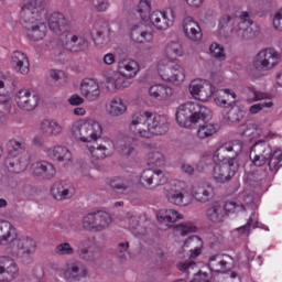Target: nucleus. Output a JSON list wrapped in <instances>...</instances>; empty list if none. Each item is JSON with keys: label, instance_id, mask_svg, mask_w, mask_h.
<instances>
[{"label": "nucleus", "instance_id": "nucleus-27", "mask_svg": "<svg viewBox=\"0 0 282 282\" xmlns=\"http://www.w3.org/2000/svg\"><path fill=\"white\" fill-rule=\"evenodd\" d=\"M192 193L196 202H200V204H206V202H210V199H213L214 189L213 186L208 184H203L193 187Z\"/></svg>", "mask_w": 282, "mask_h": 282}, {"label": "nucleus", "instance_id": "nucleus-24", "mask_svg": "<svg viewBox=\"0 0 282 282\" xmlns=\"http://www.w3.org/2000/svg\"><path fill=\"white\" fill-rule=\"evenodd\" d=\"M48 28L55 34H65L67 32V20L63 13H53L48 19Z\"/></svg>", "mask_w": 282, "mask_h": 282}, {"label": "nucleus", "instance_id": "nucleus-16", "mask_svg": "<svg viewBox=\"0 0 282 282\" xmlns=\"http://www.w3.org/2000/svg\"><path fill=\"white\" fill-rule=\"evenodd\" d=\"M63 276L67 282H80L87 276V269L80 262H68L64 269Z\"/></svg>", "mask_w": 282, "mask_h": 282}, {"label": "nucleus", "instance_id": "nucleus-8", "mask_svg": "<svg viewBox=\"0 0 282 282\" xmlns=\"http://www.w3.org/2000/svg\"><path fill=\"white\" fill-rule=\"evenodd\" d=\"M281 61V54L274 48L261 50L252 61L253 68L256 72H270L273 67L279 65Z\"/></svg>", "mask_w": 282, "mask_h": 282}, {"label": "nucleus", "instance_id": "nucleus-57", "mask_svg": "<svg viewBox=\"0 0 282 282\" xmlns=\"http://www.w3.org/2000/svg\"><path fill=\"white\" fill-rule=\"evenodd\" d=\"M273 106H274V104L272 101L254 104L249 108V111H250V113L254 115V113H259V111H262L264 109V107L270 109Z\"/></svg>", "mask_w": 282, "mask_h": 282}, {"label": "nucleus", "instance_id": "nucleus-40", "mask_svg": "<svg viewBox=\"0 0 282 282\" xmlns=\"http://www.w3.org/2000/svg\"><path fill=\"white\" fill-rule=\"evenodd\" d=\"M226 265H228V262L224 260L223 256L215 254L209 258L208 268L212 272L226 274Z\"/></svg>", "mask_w": 282, "mask_h": 282}, {"label": "nucleus", "instance_id": "nucleus-9", "mask_svg": "<svg viewBox=\"0 0 282 282\" xmlns=\"http://www.w3.org/2000/svg\"><path fill=\"white\" fill-rule=\"evenodd\" d=\"M36 252V241L31 238H19L14 241L13 254L22 263H32V257Z\"/></svg>", "mask_w": 282, "mask_h": 282}, {"label": "nucleus", "instance_id": "nucleus-33", "mask_svg": "<svg viewBox=\"0 0 282 282\" xmlns=\"http://www.w3.org/2000/svg\"><path fill=\"white\" fill-rule=\"evenodd\" d=\"M7 147L8 155L21 156L25 149H28V143L25 142V139L18 137L15 139H11Z\"/></svg>", "mask_w": 282, "mask_h": 282}, {"label": "nucleus", "instance_id": "nucleus-47", "mask_svg": "<svg viewBox=\"0 0 282 282\" xmlns=\"http://www.w3.org/2000/svg\"><path fill=\"white\" fill-rule=\"evenodd\" d=\"M173 62H170L167 64H160L159 65V74L163 80H166L167 83H173Z\"/></svg>", "mask_w": 282, "mask_h": 282}, {"label": "nucleus", "instance_id": "nucleus-19", "mask_svg": "<svg viewBox=\"0 0 282 282\" xmlns=\"http://www.w3.org/2000/svg\"><path fill=\"white\" fill-rule=\"evenodd\" d=\"M80 93L89 102L100 98V86L94 79H85L80 85Z\"/></svg>", "mask_w": 282, "mask_h": 282}, {"label": "nucleus", "instance_id": "nucleus-37", "mask_svg": "<svg viewBox=\"0 0 282 282\" xmlns=\"http://www.w3.org/2000/svg\"><path fill=\"white\" fill-rule=\"evenodd\" d=\"M42 133L47 137L61 135L63 133V126L57 121L44 120L41 123Z\"/></svg>", "mask_w": 282, "mask_h": 282}, {"label": "nucleus", "instance_id": "nucleus-20", "mask_svg": "<svg viewBox=\"0 0 282 282\" xmlns=\"http://www.w3.org/2000/svg\"><path fill=\"white\" fill-rule=\"evenodd\" d=\"M183 31L189 41H202V28L193 18L187 17L183 21Z\"/></svg>", "mask_w": 282, "mask_h": 282}, {"label": "nucleus", "instance_id": "nucleus-63", "mask_svg": "<svg viewBox=\"0 0 282 282\" xmlns=\"http://www.w3.org/2000/svg\"><path fill=\"white\" fill-rule=\"evenodd\" d=\"M69 105H72L73 107H78V105H83V102H85V99H83V97L78 96V95H73L70 96V98L68 99Z\"/></svg>", "mask_w": 282, "mask_h": 282}, {"label": "nucleus", "instance_id": "nucleus-22", "mask_svg": "<svg viewBox=\"0 0 282 282\" xmlns=\"http://www.w3.org/2000/svg\"><path fill=\"white\" fill-rule=\"evenodd\" d=\"M131 78L120 72H116L108 76L106 82L112 89H127V87H131Z\"/></svg>", "mask_w": 282, "mask_h": 282}, {"label": "nucleus", "instance_id": "nucleus-50", "mask_svg": "<svg viewBox=\"0 0 282 282\" xmlns=\"http://www.w3.org/2000/svg\"><path fill=\"white\" fill-rule=\"evenodd\" d=\"M55 254H58V257H72L74 249L69 242H62L55 247Z\"/></svg>", "mask_w": 282, "mask_h": 282}, {"label": "nucleus", "instance_id": "nucleus-53", "mask_svg": "<svg viewBox=\"0 0 282 282\" xmlns=\"http://www.w3.org/2000/svg\"><path fill=\"white\" fill-rule=\"evenodd\" d=\"M209 52L214 58H218V61H226V53H224V46L213 43L209 46Z\"/></svg>", "mask_w": 282, "mask_h": 282}, {"label": "nucleus", "instance_id": "nucleus-10", "mask_svg": "<svg viewBox=\"0 0 282 282\" xmlns=\"http://www.w3.org/2000/svg\"><path fill=\"white\" fill-rule=\"evenodd\" d=\"M189 94L196 100L208 102V100L215 96V88L213 84L207 80L194 79L189 84Z\"/></svg>", "mask_w": 282, "mask_h": 282}, {"label": "nucleus", "instance_id": "nucleus-7", "mask_svg": "<svg viewBox=\"0 0 282 282\" xmlns=\"http://www.w3.org/2000/svg\"><path fill=\"white\" fill-rule=\"evenodd\" d=\"M110 224L111 215L102 210L89 213L84 216L82 220L84 230H87L88 232H102V230H107V228H109Z\"/></svg>", "mask_w": 282, "mask_h": 282}, {"label": "nucleus", "instance_id": "nucleus-12", "mask_svg": "<svg viewBox=\"0 0 282 282\" xmlns=\"http://www.w3.org/2000/svg\"><path fill=\"white\" fill-rule=\"evenodd\" d=\"M140 182L144 188H158V186H164L166 184L167 178L164 176V172L162 170L154 171L151 169L144 170L141 174Z\"/></svg>", "mask_w": 282, "mask_h": 282}, {"label": "nucleus", "instance_id": "nucleus-18", "mask_svg": "<svg viewBox=\"0 0 282 282\" xmlns=\"http://www.w3.org/2000/svg\"><path fill=\"white\" fill-rule=\"evenodd\" d=\"M33 175L35 177H42V180H54L56 167L47 161H40L33 165Z\"/></svg>", "mask_w": 282, "mask_h": 282}, {"label": "nucleus", "instance_id": "nucleus-31", "mask_svg": "<svg viewBox=\"0 0 282 282\" xmlns=\"http://www.w3.org/2000/svg\"><path fill=\"white\" fill-rule=\"evenodd\" d=\"M47 155L54 162H65L69 164L72 162V152L65 147H55L47 151Z\"/></svg>", "mask_w": 282, "mask_h": 282}, {"label": "nucleus", "instance_id": "nucleus-60", "mask_svg": "<svg viewBox=\"0 0 282 282\" xmlns=\"http://www.w3.org/2000/svg\"><path fill=\"white\" fill-rule=\"evenodd\" d=\"M93 6L97 12H107L109 9V0H98L93 2Z\"/></svg>", "mask_w": 282, "mask_h": 282}, {"label": "nucleus", "instance_id": "nucleus-4", "mask_svg": "<svg viewBox=\"0 0 282 282\" xmlns=\"http://www.w3.org/2000/svg\"><path fill=\"white\" fill-rule=\"evenodd\" d=\"M249 158L254 166H263L268 162L271 173H278L281 169L282 151L272 152V147L263 140H259L251 147Z\"/></svg>", "mask_w": 282, "mask_h": 282}, {"label": "nucleus", "instance_id": "nucleus-58", "mask_svg": "<svg viewBox=\"0 0 282 282\" xmlns=\"http://www.w3.org/2000/svg\"><path fill=\"white\" fill-rule=\"evenodd\" d=\"M214 160L212 155L203 156L202 160L198 163V167L202 169V171H207V169H210L214 164Z\"/></svg>", "mask_w": 282, "mask_h": 282}, {"label": "nucleus", "instance_id": "nucleus-17", "mask_svg": "<svg viewBox=\"0 0 282 282\" xmlns=\"http://www.w3.org/2000/svg\"><path fill=\"white\" fill-rule=\"evenodd\" d=\"M89 45V42L83 35H76L74 33L66 34V41L64 42L65 50L68 52H85Z\"/></svg>", "mask_w": 282, "mask_h": 282}, {"label": "nucleus", "instance_id": "nucleus-15", "mask_svg": "<svg viewBox=\"0 0 282 282\" xmlns=\"http://www.w3.org/2000/svg\"><path fill=\"white\" fill-rule=\"evenodd\" d=\"M15 102L24 111H34L39 106V95L32 94L28 89H22L15 95Z\"/></svg>", "mask_w": 282, "mask_h": 282}, {"label": "nucleus", "instance_id": "nucleus-39", "mask_svg": "<svg viewBox=\"0 0 282 282\" xmlns=\"http://www.w3.org/2000/svg\"><path fill=\"white\" fill-rule=\"evenodd\" d=\"M243 20V12L240 13L239 17H232V15H224L219 21V28L221 30H229L232 32V29L239 28V24Z\"/></svg>", "mask_w": 282, "mask_h": 282}, {"label": "nucleus", "instance_id": "nucleus-30", "mask_svg": "<svg viewBox=\"0 0 282 282\" xmlns=\"http://www.w3.org/2000/svg\"><path fill=\"white\" fill-rule=\"evenodd\" d=\"M12 63L15 65V69L23 74H30V61L28 59V55L21 51H15L12 54Z\"/></svg>", "mask_w": 282, "mask_h": 282}, {"label": "nucleus", "instance_id": "nucleus-49", "mask_svg": "<svg viewBox=\"0 0 282 282\" xmlns=\"http://www.w3.org/2000/svg\"><path fill=\"white\" fill-rule=\"evenodd\" d=\"M174 229L176 232H180L182 237H186V235H191V232H197V226L193 223H182L175 225Z\"/></svg>", "mask_w": 282, "mask_h": 282}, {"label": "nucleus", "instance_id": "nucleus-3", "mask_svg": "<svg viewBox=\"0 0 282 282\" xmlns=\"http://www.w3.org/2000/svg\"><path fill=\"white\" fill-rule=\"evenodd\" d=\"M129 131L139 138H153L169 133V119L149 111L135 112L131 117Z\"/></svg>", "mask_w": 282, "mask_h": 282}, {"label": "nucleus", "instance_id": "nucleus-5", "mask_svg": "<svg viewBox=\"0 0 282 282\" xmlns=\"http://www.w3.org/2000/svg\"><path fill=\"white\" fill-rule=\"evenodd\" d=\"M138 13L140 14L142 21L150 20L156 30H169V28L173 25V20L175 19V13L171 8L164 12L154 11L151 13V2L149 0H140Z\"/></svg>", "mask_w": 282, "mask_h": 282}, {"label": "nucleus", "instance_id": "nucleus-21", "mask_svg": "<svg viewBox=\"0 0 282 282\" xmlns=\"http://www.w3.org/2000/svg\"><path fill=\"white\" fill-rule=\"evenodd\" d=\"M166 199L175 206H186V188L174 185L166 191Z\"/></svg>", "mask_w": 282, "mask_h": 282}, {"label": "nucleus", "instance_id": "nucleus-13", "mask_svg": "<svg viewBox=\"0 0 282 282\" xmlns=\"http://www.w3.org/2000/svg\"><path fill=\"white\" fill-rule=\"evenodd\" d=\"M51 195L57 202H64V199H72L76 195V188L69 182L57 181L51 187Z\"/></svg>", "mask_w": 282, "mask_h": 282}, {"label": "nucleus", "instance_id": "nucleus-29", "mask_svg": "<svg viewBox=\"0 0 282 282\" xmlns=\"http://www.w3.org/2000/svg\"><path fill=\"white\" fill-rule=\"evenodd\" d=\"M45 34H47V25L42 20L26 29V36L30 41H43Z\"/></svg>", "mask_w": 282, "mask_h": 282}, {"label": "nucleus", "instance_id": "nucleus-52", "mask_svg": "<svg viewBox=\"0 0 282 282\" xmlns=\"http://www.w3.org/2000/svg\"><path fill=\"white\" fill-rule=\"evenodd\" d=\"M172 75L174 85H180L181 83H184V78H186V75L184 74V68L176 63L173 64Z\"/></svg>", "mask_w": 282, "mask_h": 282}, {"label": "nucleus", "instance_id": "nucleus-61", "mask_svg": "<svg viewBox=\"0 0 282 282\" xmlns=\"http://www.w3.org/2000/svg\"><path fill=\"white\" fill-rule=\"evenodd\" d=\"M133 151H135V147L130 141L121 145L122 155L129 156Z\"/></svg>", "mask_w": 282, "mask_h": 282}, {"label": "nucleus", "instance_id": "nucleus-35", "mask_svg": "<svg viewBox=\"0 0 282 282\" xmlns=\"http://www.w3.org/2000/svg\"><path fill=\"white\" fill-rule=\"evenodd\" d=\"M156 219L160 224H175V221L182 219V215L174 209H160Z\"/></svg>", "mask_w": 282, "mask_h": 282}, {"label": "nucleus", "instance_id": "nucleus-14", "mask_svg": "<svg viewBox=\"0 0 282 282\" xmlns=\"http://www.w3.org/2000/svg\"><path fill=\"white\" fill-rule=\"evenodd\" d=\"M19 276V267L9 257L0 258V282L14 281Z\"/></svg>", "mask_w": 282, "mask_h": 282}, {"label": "nucleus", "instance_id": "nucleus-26", "mask_svg": "<svg viewBox=\"0 0 282 282\" xmlns=\"http://www.w3.org/2000/svg\"><path fill=\"white\" fill-rule=\"evenodd\" d=\"M108 186L117 195H124L131 188V181L124 176H115L109 181Z\"/></svg>", "mask_w": 282, "mask_h": 282}, {"label": "nucleus", "instance_id": "nucleus-64", "mask_svg": "<svg viewBox=\"0 0 282 282\" xmlns=\"http://www.w3.org/2000/svg\"><path fill=\"white\" fill-rule=\"evenodd\" d=\"M48 76H51L53 80H61V78L65 77V73L63 70L51 69Z\"/></svg>", "mask_w": 282, "mask_h": 282}, {"label": "nucleus", "instance_id": "nucleus-1", "mask_svg": "<svg viewBox=\"0 0 282 282\" xmlns=\"http://www.w3.org/2000/svg\"><path fill=\"white\" fill-rule=\"evenodd\" d=\"M213 118V112L206 106H202L195 102H186L178 107L176 111V122L180 127L185 129H191L193 124H197L199 120L204 123L199 126L197 131V137L200 140H206L219 131V124L212 123L208 120Z\"/></svg>", "mask_w": 282, "mask_h": 282}, {"label": "nucleus", "instance_id": "nucleus-48", "mask_svg": "<svg viewBox=\"0 0 282 282\" xmlns=\"http://www.w3.org/2000/svg\"><path fill=\"white\" fill-rule=\"evenodd\" d=\"M90 155L95 160H105L109 152H107V147L101 144H95L89 147Z\"/></svg>", "mask_w": 282, "mask_h": 282}, {"label": "nucleus", "instance_id": "nucleus-28", "mask_svg": "<svg viewBox=\"0 0 282 282\" xmlns=\"http://www.w3.org/2000/svg\"><path fill=\"white\" fill-rule=\"evenodd\" d=\"M4 165L10 173H23L28 169V161L22 156L8 155Z\"/></svg>", "mask_w": 282, "mask_h": 282}, {"label": "nucleus", "instance_id": "nucleus-45", "mask_svg": "<svg viewBox=\"0 0 282 282\" xmlns=\"http://www.w3.org/2000/svg\"><path fill=\"white\" fill-rule=\"evenodd\" d=\"M131 39L134 43H147V41H151V33L142 30V26H133L131 31Z\"/></svg>", "mask_w": 282, "mask_h": 282}, {"label": "nucleus", "instance_id": "nucleus-36", "mask_svg": "<svg viewBox=\"0 0 282 282\" xmlns=\"http://www.w3.org/2000/svg\"><path fill=\"white\" fill-rule=\"evenodd\" d=\"M149 94L152 98H156L158 100H166V98L173 96V89L164 85H154L150 87Z\"/></svg>", "mask_w": 282, "mask_h": 282}, {"label": "nucleus", "instance_id": "nucleus-51", "mask_svg": "<svg viewBox=\"0 0 282 282\" xmlns=\"http://www.w3.org/2000/svg\"><path fill=\"white\" fill-rule=\"evenodd\" d=\"M148 164L150 166H163L164 154H162V152L159 151L151 152L148 156Z\"/></svg>", "mask_w": 282, "mask_h": 282}, {"label": "nucleus", "instance_id": "nucleus-11", "mask_svg": "<svg viewBox=\"0 0 282 282\" xmlns=\"http://www.w3.org/2000/svg\"><path fill=\"white\" fill-rule=\"evenodd\" d=\"M242 20L238 26L231 29V32L240 39V41H252L259 35V31H254V24L250 20V13L242 12Z\"/></svg>", "mask_w": 282, "mask_h": 282}, {"label": "nucleus", "instance_id": "nucleus-62", "mask_svg": "<svg viewBox=\"0 0 282 282\" xmlns=\"http://www.w3.org/2000/svg\"><path fill=\"white\" fill-rule=\"evenodd\" d=\"M252 95H253V100L254 101L270 99V94H268V93H262V91H259V90H252Z\"/></svg>", "mask_w": 282, "mask_h": 282}, {"label": "nucleus", "instance_id": "nucleus-59", "mask_svg": "<svg viewBox=\"0 0 282 282\" xmlns=\"http://www.w3.org/2000/svg\"><path fill=\"white\" fill-rule=\"evenodd\" d=\"M127 250H129V242H120L117 248V257L123 261L127 260Z\"/></svg>", "mask_w": 282, "mask_h": 282}, {"label": "nucleus", "instance_id": "nucleus-42", "mask_svg": "<svg viewBox=\"0 0 282 282\" xmlns=\"http://www.w3.org/2000/svg\"><path fill=\"white\" fill-rule=\"evenodd\" d=\"M77 254L84 261H88L89 263H94V261L100 259V251L96 248L82 247L77 250Z\"/></svg>", "mask_w": 282, "mask_h": 282}, {"label": "nucleus", "instance_id": "nucleus-56", "mask_svg": "<svg viewBox=\"0 0 282 282\" xmlns=\"http://www.w3.org/2000/svg\"><path fill=\"white\" fill-rule=\"evenodd\" d=\"M213 281V274L198 271L196 274H194V278L189 282H212Z\"/></svg>", "mask_w": 282, "mask_h": 282}, {"label": "nucleus", "instance_id": "nucleus-41", "mask_svg": "<svg viewBox=\"0 0 282 282\" xmlns=\"http://www.w3.org/2000/svg\"><path fill=\"white\" fill-rule=\"evenodd\" d=\"M108 113L113 118L123 116V113H127V105H124V101L121 98H115L110 101Z\"/></svg>", "mask_w": 282, "mask_h": 282}, {"label": "nucleus", "instance_id": "nucleus-34", "mask_svg": "<svg viewBox=\"0 0 282 282\" xmlns=\"http://www.w3.org/2000/svg\"><path fill=\"white\" fill-rule=\"evenodd\" d=\"M206 216L209 221H213L214 224H221V221H224V217H226V212L224 210V207L216 202L208 207Z\"/></svg>", "mask_w": 282, "mask_h": 282}, {"label": "nucleus", "instance_id": "nucleus-54", "mask_svg": "<svg viewBox=\"0 0 282 282\" xmlns=\"http://www.w3.org/2000/svg\"><path fill=\"white\" fill-rule=\"evenodd\" d=\"M24 7L41 14V12L45 10V0H29V2Z\"/></svg>", "mask_w": 282, "mask_h": 282}, {"label": "nucleus", "instance_id": "nucleus-25", "mask_svg": "<svg viewBox=\"0 0 282 282\" xmlns=\"http://www.w3.org/2000/svg\"><path fill=\"white\" fill-rule=\"evenodd\" d=\"M214 100L218 107H231L232 102L237 99V94L230 89H221L214 93Z\"/></svg>", "mask_w": 282, "mask_h": 282}, {"label": "nucleus", "instance_id": "nucleus-46", "mask_svg": "<svg viewBox=\"0 0 282 282\" xmlns=\"http://www.w3.org/2000/svg\"><path fill=\"white\" fill-rule=\"evenodd\" d=\"M129 228L134 237H144L147 235V227L140 225V217L138 216L129 218Z\"/></svg>", "mask_w": 282, "mask_h": 282}, {"label": "nucleus", "instance_id": "nucleus-43", "mask_svg": "<svg viewBox=\"0 0 282 282\" xmlns=\"http://www.w3.org/2000/svg\"><path fill=\"white\" fill-rule=\"evenodd\" d=\"M15 229L8 220H0V243L1 241H12V235H14Z\"/></svg>", "mask_w": 282, "mask_h": 282}, {"label": "nucleus", "instance_id": "nucleus-2", "mask_svg": "<svg viewBox=\"0 0 282 282\" xmlns=\"http://www.w3.org/2000/svg\"><path fill=\"white\" fill-rule=\"evenodd\" d=\"M242 150L243 144L239 140L226 142L216 150L215 158L223 163L216 164L213 169V178L215 182L218 184H226L237 175V171H239V163L236 158ZM226 151L234 154L228 156L227 162H224V153H226Z\"/></svg>", "mask_w": 282, "mask_h": 282}, {"label": "nucleus", "instance_id": "nucleus-55", "mask_svg": "<svg viewBox=\"0 0 282 282\" xmlns=\"http://www.w3.org/2000/svg\"><path fill=\"white\" fill-rule=\"evenodd\" d=\"M224 210L225 213H235V210H246V206L243 204L237 205V203L228 200L225 203Z\"/></svg>", "mask_w": 282, "mask_h": 282}, {"label": "nucleus", "instance_id": "nucleus-23", "mask_svg": "<svg viewBox=\"0 0 282 282\" xmlns=\"http://www.w3.org/2000/svg\"><path fill=\"white\" fill-rule=\"evenodd\" d=\"M41 21V13L34 11L28 7H23L20 12V23L21 25L28 30L31 25H35Z\"/></svg>", "mask_w": 282, "mask_h": 282}, {"label": "nucleus", "instance_id": "nucleus-6", "mask_svg": "<svg viewBox=\"0 0 282 282\" xmlns=\"http://www.w3.org/2000/svg\"><path fill=\"white\" fill-rule=\"evenodd\" d=\"M75 140L80 142H96L102 135V127L96 121H77L70 128Z\"/></svg>", "mask_w": 282, "mask_h": 282}, {"label": "nucleus", "instance_id": "nucleus-38", "mask_svg": "<svg viewBox=\"0 0 282 282\" xmlns=\"http://www.w3.org/2000/svg\"><path fill=\"white\" fill-rule=\"evenodd\" d=\"M184 54V47L182 46V42L172 41L165 46V56L170 58V61H175V58H180Z\"/></svg>", "mask_w": 282, "mask_h": 282}, {"label": "nucleus", "instance_id": "nucleus-44", "mask_svg": "<svg viewBox=\"0 0 282 282\" xmlns=\"http://www.w3.org/2000/svg\"><path fill=\"white\" fill-rule=\"evenodd\" d=\"M119 73L127 76V78H134L135 74H138V63L134 61L119 63Z\"/></svg>", "mask_w": 282, "mask_h": 282}, {"label": "nucleus", "instance_id": "nucleus-32", "mask_svg": "<svg viewBox=\"0 0 282 282\" xmlns=\"http://www.w3.org/2000/svg\"><path fill=\"white\" fill-rule=\"evenodd\" d=\"M185 248H189V259H197L202 254V248H204V242L199 236H191L184 242Z\"/></svg>", "mask_w": 282, "mask_h": 282}]
</instances>
